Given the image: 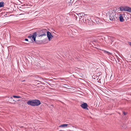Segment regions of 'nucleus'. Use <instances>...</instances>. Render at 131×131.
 Here are the masks:
<instances>
[{"label":"nucleus","instance_id":"f257e3e1","mask_svg":"<svg viewBox=\"0 0 131 131\" xmlns=\"http://www.w3.org/2000/svg\"><path fill=\"white\" fill-rule=\"evenodd\" d=\"M37 36V33L36 32H35L32 34V35H30L28 36L31 39H33L34 41H36V38Z\"/></svg>","mask_w":131,"mask_h":131},{"label":"nucleus","instance_id":"f03ea898","mask_svg":"<svg viewBox=\"0 0 131 131\" xmlns=\"http://www.w3.org/2000/svg\"><path fill=\"white\" fill-rule=\"evenodd\" d=\"M34 106H37L40 105L41 103L40 100L37 99L34 100Z\"/></svg>","mask_w":131,"mask_h":131},{"label":"nucleus","instance_id":"7ed1b4c3","mask_svg":"<svg viewBox=\"0 0 131 131\" xmlns=\"http://www.w3.org/2000/svg\"><path fill=\"white\" fill-rule=\"evenodd\" d=\"M80 106L84 109H86L87 110H89L88 108L87 107L88 106V104L86 103H85L82 104Z\"/></svg>","mask_w":131,"mask_h":131},{"label":"nucleus","instance_id":"20e7f679","mask_svg":"<svg viewBox=\"0 0 131 131\" xmlns=\"http://www.w3.org/2000/svg\"><path fill=\"white\" fill-rule=\"evenodd\" d=\"M47 37L48 38L49 40L50 41L52 38L53 36L51 34V33L49 31L47 32Z\"/></svg>","mask_w":131,"mask_h":131},{"label":"nucleus","instance_id":"39448f33","mask_svg":"<svg viewBox=\"0 0 131 131\" xmlns=\"http://www.w3.org/2000/svg\"><path fill=\"white\" fill-rule=\"evenodd\" d=\"M27 104L32 106H34V100H29L27 102Z\"/></svg>","mask_w":131,"mask_h":131},{"label":"nucleus","instance_id":"423d86ee","mask_svg":"<svg viewBox=\"0 0 131 131\" xmlns=\"http://www.w3.org/2000/svg\"><path fill=\"white\" fill-rule=\"evenodd\" d=\"M114 13H112L110 14L109 18L110 20L112 21H114L115 20V15Z\"/></svg>","mask_w":131,"mask_h":131},{"label":"nucleus","instance_id":"0eeeda50","mask_svg":"<svg viewBox=\"0 0 131 131\" xmlns=\"http://www.w3.org/2000/svg\"><path fill=\"white\" fill-rule=\"evenodd\" d=\"M40 32H42L43 33L42 34H41L40 36H46V33L47 32V31L45 29H41L40 30Z\"/></svg>","mask_w":131,"mask_h":131},{"label":"nucleus","instance_id":"6e6552de","mask_svg":"<svg viewBox=\"0 0 131 131\" xmlns=\"http://www.w3.org/2000/svg\"><path fill=\"white\" fill-rule=\"evenodd\" d=\"M124 11L128 12L131 13V8L126 6L124 7Z\"/></svg>","mask_w":131,"mask_h":131},{"label":"nucleus","instance_id":"1a4fd4ad","mask_svg":"<svg viewBox=\"0 0 131 131\" xmlns=\"http://www.w3.org/2000/svg\"><path fill=\"white\" fill-rule=\"evenodd\" d=\"M119 20L121 22H122L124 21L125 20L124 19L123 17L122 14L119 15Z\"/></svg>","mask_w":131,"mask_h":131},{"label":"nucleus","instance_id":"9d476101","mask_svg":"<svg viewBox=\"0 0 131 131\" xmlns=\"http://www.w3.org/2000/svg\"><path fill=\"white\" fill-rule=\"evenodd\" d=\"M68 125V124H63L59 126V127H67Z\"/></svg>","mask_w":131,"mask_h":131},{"label":"nucleus","instance_id":"9b49d317","mask_svg":"<svg viewBox=\"0 0 131 131\" xmlns=\"http://www.w3.org/2000/svg\"><path fill=\"white\" fill-rule=\"evenodd\" d=\"M4 6V2H0V7H3Z\"/></svg>","mask_w":131,"mask_h":131},{"label":"nucleus","instance_id":"f8f14e48","mask_svg":"<svg viewBox=\"0 0 131 131\" xmlns=\"http://www.w3.org/2000/svg\"><path fill=\"white\" fill-rule=\"evenodd\" d=\"M13 97L14 98H21V96H17L16 95H14L13 96Z\"/></svg>","mask_w":131,"mask_h":131},{"label":"nucleus","instance_id":"ddd939ff","mask_svg":"<svg viewBox=\"0 0 131 131\" xmlns=\"http://www.w3.org/2000/svg\"><path fill=\"white\" fill-rule=\"evenodd\" d=\"M124 7H120V10L121 11H124V10H124Z\"/></svg>","mask_w":131,"mask_h":131},{"label":"nucleus","instance_id":"4468645a","mask_svg":"<svg viewBox=\"0 0 131 131\" xmlns=\"http://www.w3.org/2000/svg\"><path fill=\"white\" fill-rule=\"evenodd\" d=\"M80 15H81V17H82V16H83L84 15H85V14L83 13H81L79 14Z\"/></svg>","mask_w":131,"mask_h":131},{"label":"nucleus","instance_id":"2eb2a0df","mask_svg":"<svg viewBox=\"0 0 131 131\" xmlns=\"http://www.w3.org/2000/svg\"><path fill=\"white\" fill-rule=\"evenodd\" d=\"M104 51L105 53H107L108 54H110V53L109 52H108L107 51H106L104 50Z\"/></svg>","mask_w":131,"mask_h":131},{"label":"nucleus","instance_id":"dca6fc26","mask_svg":"<svg viewBox=\"0 0 131 131\" xmlns=\"http://www.w3.org/2000/svg\"><path fill=\"white\" fill-rule=\"evenodd\" d=\"M123 114L124 115H126L127 114V113L125 112H123Z\"/></svg>","mask_w":131,"mask_h":131},{"label":"nucleus","instance_id":"f3484780","mask_svg":"<svg viewBox=\"0 0 131 131\" xmlns=\"http://www.w3.org/2000/svg\"><path fill=\"white\" fill-rule=\"evenodd\" d=\"M108 91H107V90H106V91H105V92H103H103H104V93H105V92L106 93H107V92H108Z\"/></svg>","mask_w":131,"mask_h":131},{"label":"nucleus","instance_id":"a211bd4d","mask_svg":"<svg viewBox=\"0 0 131 131\" xmlns=\"http://www.w3.org/2000/svg\"><path fill=\"white\" fill-rule=\"evenodd\" d=\"M128 44L131 46V42H128Z\"/></svg>","mask_w":131,"mask_h":131},{"label":"nucleus","instance_id":"6ab92c4d","mask_svg":"<svg viewBox=\"0 0 131 131\" xmlns=\"http://www.w3.org/2000/svg\"><path fill=\"white\" fill-rule=\"evenodd\" d=\"M116 58H117V60H118V57H117V56H116Z\"/></svg>","mask_w":131,"mask_h":131},{"label":"nucleus","instance_id":"aec40b11","mask_svg":"<svg viewBox=\"0 0 131 131\" xmlns=\"http://www.w3.org/2000/svg\"><path fill=\"white\" fill-rule=\"evenodd\" d=\"M25 40L26 41H28V39H25Z\"/></svg>","mask_w":131,"mask_h":131},{"label":"nucleus","instance_id":"412c9836","mask_svg":"<svg viewBox=\"0 0 131 131\" xmlns=\"http://www.w3.org/2000/svg\"><path fill=\"white\" fill-rule=\"evenodd\" d=\"M123 128H125V126H123Z\"/></svg>","mask_w":131,"mask_h":131},{"label":"nucleus","instance_id":"4be33fe9","mask_svg":"<svg viewBox=\"0 0 131 131\" xmlns=\"http://www.w3.org/2000/svg\"><path fill=\"white\" fill-rule=\"evenodd\" d=\"M25 13H27V12H24Z\"/></svg>","mask_w":131,"mask_h":131},{"label":"nucleus","instance_id":"5701e85b","mask_svg":"<svg viewBox=\"0 0 131 131\" xmlns=\"http://www.w3.org/2000/svg\"><path fill=\"white\" fill-rule=\"evenodd\" d=\"M20 14V15H22V14Z\"/></svg>","mask_w":131,"mask_h":131},{"label":"nucleus","instance_id":"b1692460","mask_svg":"<svg viewBox=\"0 0 131 131\" xmlns=\"http://www.w3.org/2000/svg\"><path fill=\"white\" fill-rule=\"evenodd\" d=\"M51 105V106H53V105Z\"/></svg>","mask_w":131,"mask_h":131},{"label":"nucleus","instance_id":"393cba45","mask_svg":"<svg viewBox=\"0 0 131 131\" xmlns=\"http://www.w3.org/2000/svg\"><path fill=\"white\" fill-rule=\"evenodd\" d=\"M19 101V100H17V101Z\"/></svg>","mask_w":131,"mask_h":131},{"label":"nucleus","instance_id":"a878e982","mask_svg":"<svg viewBox=\"0 0 131 131\" xmlns=\"http://www.w3.org/2000/svg\"><path fill=\"white\" fill-rule=\"evenodd\" d=\"M24 81H22V82H24Z\"/></svg>","mask_w":131,"mask_h":131},{"label":"nucleus","instance_id":"bb28decb","mask_svg":"<svg viewBox=\"0 0 131 131\" xmlns=\"http://www.w3.org/2000/svg\"><path fill=\"white\" fill-rule=\"evenodd\" d=\"M99 89H100V90H101V89H100V88H99Z\"/></svg>","mask_w":131,"mask_h":131},{"label":"nucleus","instance_id":"cd10ccee","mask_svg":"<svg viewBox=\"0 0 131 131\" xmlns=\"http://www.w3.org/2000/svg\"><path fill=\"white\" fill-rule=\"evenodd\" d=\"M64 92H67L66 91H64Z\"/></svg>","mask_w":131,"mask_h":131}]
</instances>
